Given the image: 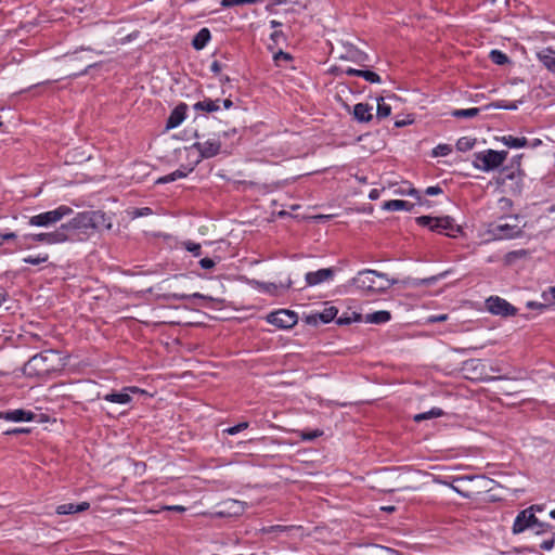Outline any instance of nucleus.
Instances as JSON below:
<instances>
[{"label":"nucleus","instance_id":"52","mask_svg":"<svg viewBox=\"0 0 555 555\" xmlns=\"http://www.w3.org/2000/svg\"><path fill=\"white\" fill-rule=\"evenodd\" d=\"M281 38H284V34L281 30H274L271 34V39L274 43H279Z\"/></svg>","mask_w":555,"mask_h":555},{"label":"nucleus","instance_id":"31","mask_svg":"<svg viewBox=\"0 0 555 555\" xmlns=\"http://www.w3.org/2000/svg\"><path fill=\"white\" fill-rule=\"evenodd\" d=\"M476 144L475 138L462 137L456 142V149L460 152L470 151Z\"/></svg>","mask_w":555,"mask_h":555},{"label":"nucleus","instance_id":"53","mask_svg":"<svg viewBox=\"0 0 555 555\" xmlns=\"http://www.w3.org/2000/svg\"><path fill=\"white\" fill-rule=\"evenodd\" d=\"M210 70L219 75L221 73V64L218 61H214L210 65Z\"/></svg>","mask_w":555,"mask_h":555},{"label":"nucleus","instance_id":"45","mask_svg":"<svg viewBox=\"0 0 555 555\" xmlns=\"http://www.w3.org/2000/svg\"><path fill=\"white\" fill-rule=\"evenodd\" d=\"M551 529V525L546 522H542L537 518V524H534V531L535 534H542Z\"/></svg>","mask_w":555,"mask_h":555},{"label":"nucleus","instance_id":"40","mask_svg":"<svg viewBox=\"0 0 555 555\" xmlns=\"http://www.w3.org/2000/svg\"><path fill=\"white\" fill-rule=\"evenodd\" d=\"M182 246L190 253H192L195 257L201 256L202 254V247L201 244L192 242V241H185L182 243Z\"/></svg>","mask_w":555,"mask_h":555},{"label":"nucleus","instance_id":"8","mask_svg":"<svg viewBox=\"0 0 555 555\" xmlns=\"http://www.w3.org/2000/svg\"><path fill=\"white\" fill-rule=\"evenodd\" d=\"M69 236L62 233L61 227L53 232H42L35 234H26L24 241L33 243H46L49 245L61 244L68 241Z\"/></svg>","mask_w":555,"mask_h":555},{"label":"nucleus","instance_id":"29","mask_svg":"<svg viewBox=\"0 0 555 555\" xmlns=\"http://www.w3.org/2000/svg\"><path fill=\"white\" fill-rule=\"evenodd\" d=\"M443 415V411L439 408H433L430 409L429 411L427 412H424V413H420V414H416L414 416V421L415 422H422L424 420H429V418H435V417H440Z\"/></svg>","mask_w":555,"mask_h":555},{"label":"nucleus","instance_id":"12","mask_svg":"<svg viewBox=\"0 0 555 555\" xmlns=\"http://www.w3.org/2000/svg\"><path fill=\"white\" fill-rule=\"evenodd\" d=\"M335 268H324L317 271L306 273L305 280L307 286H317L322 283L332 281L335 276Z\"/></svg>","mask_w":555,"mask_h":555},{"label":"nucleus","instance_id":"11","mask_svg":"<svg viewBox=\"0 0 555 555\" xmlns=\"http://www.w3.org/2000/svg\"><path fill=\"white\" fill-rule=\"evenodd\" d=\"M487 309L496 315L509 317L515 315L517 313V309L512 306L508 301L498 296L490 297L486 301Z\"/></svg>","mask_w":555,"mask_h":555},{"label":"nucleus","instance_id":"14","mask_svg":"<svg viewBox=\"0 0 555 555\" xmlns=\"http://www.w3.org/2000/svg\"><path fill=\"white\" fill-rule=\"evenodd\" d=\"M192 147L197 150L202 158H211L219 154L221 142L219 139H208L204 142H195Z\"/></svg>","mask_w":555,"mask_h":555},{"label":"nucleus","instance_id":"38","mask_svg":"<svg viewBox=\"0 0 555 555\" xmlns=\"http://www.w3.org/2000/svg\"><path fill=\"white\" fill-rule=\"evenodd\" d=\"M392 551L388 547L374 545L366 550L362 555H390Z\"/></svg>","mask_w":555,"mask_h":555},{"label":"nucleus","instance_id":"27","mask_svg":"<svg viewBox=\"0 0 555 555\" xmlns=\"http://www.w3.org/2000/svg\"><path fill=\"white\" fill-rule=\"evenodd\" d=\"M502 142L506 146L512 147V149L525 147V146H527L529 144L528 140L525 137L516 138V137H513V135H504L502 138Z\"/></svg>","mask_w":555,"mask_h":555},{"label":"nucleus","instance_id":"21","mask_svg":"<svg viewBox=\"0 0 555 555\" xmlns=\"http://www.w3.org/2000/svg\"><path fill=\"white\" fill-rule=\"evenodd\" d=\"M522 176V170L520 168L519 159L513 163L511 166L504 167L501 170V180L504 182L505 180H517L520 181Z\"/></svg>","mask_w":555,"mask_h":555},{"label":"nucleus","instance_id":"10","mask_svg":"<svg viewBox=\"0 0 555 555\" xmlns=\"http://www.w3.org/2000/svg\"><path fill=\"white\" fill-rule=\"evenodd\" d=\"M534 524H537L534 507H528L516 516L513 525V532L517 534L527 529H534Z\"/></svg>","mask_w":555,"mask_h":555},{"label":"nucleus","instance_id":"47","mask_svg":"<svg viewBox=\"0 0 555 555\" xmlns=\"http://www.w3.org/2000/svg\"><path fill=\"white\" fill-rule=\"evenodd\" d=\"M554 544H555V533H553L552 538L548 539V540H544L540 547L544 551H550L554 547Z\"/></svg>","mask_w":555,"mask_h":555},{"label":"nucleus","instance_id":"46","mask_svg":"<svg viewBox=\"0 0 555 555\" xmlns=\"http://www.w3.org/2000/svg\"><path fill=\"white\" fill-rule=\"evenodd\" d=\"M172 298L181 300V299H188V298H206L204 295L199 293H194L192 295H185V294H172Z\"/></svg>","mask_w":555,"mask_h":555},{"label":"nucleus","instance_id":"48","mask_svg":"<svg viewBox=\"0 0 555 555\" xmlns=\"http://www.w3.org/2000/svg\"><path fill=\"white\" fill-rule=\"evenodd\" d=\"M199 266L205 270H210L216 266V262L210 258H203L199 261Z\"/></svg>","mask_w":555,"mask_h":555},{"label":"nucleus","instance_id":"15","mask_svg":"<svg viewBox=\"0 0 555 555\" xmlns=\"http://www.w3.org/2000/svg\"><path fill=\"white\" fill-rule=\"evenodd\" d=\"M141 390L138 387H125L120 392H111L103 396V399L108 402L118 404H128L131 402V393H138Z\"/></svg>","mask_w":555,"mask_h":555},{"label":"nucleus","instance_id":"6","mask_svg":"<svg viewBox=\"0 0 555 555\" xmlns=\"http://www.w3.org/2000/svg\"><path fill=\"white\" fill-rule=\"evenodd\" d=\"M73 212V209L68 206L61 205L57 208L49 211H44L35 216H31L29 218L28 223L34 227H42L47 228L50 227L60 220H62L64 217L69 216Z\"/></svg>","mask_w":555,"mask_h":555},{"label":"nucleus","instance_id":"16","mask_svg":"<svg viewBox=\"0 0 555 555\" xmlns=\"http://www.w3.org/2000/svg\"><path fill=\"white\" fill-rule=\"evenodd\" d=\"M188 105L185 103H180L177 105L170 113L167 121L166 128L173 129L182 124V121L186 117Z\"/></svg>","mask_w":555,"mask_h":555},{"label":"nucleus","instance_id":"36","mask_svg":"<svg viewBox=\"0 0 555 555\" xmlns=\"http://www.w3.org/2000/svg\"><path fill=\"white\" fill-rule=\"evenodd\" d=\"M48 260H49L48 254H39L38 256H27L23 259V261L25 263H29V264H34V266L47 262Z\"/></svg>","mask_w":555,"mask_h":555},{"label":"nucleus","instance_id":"22","mask_svg":"<svg viewBox=\"0 0 555 555\" xmlns=\"http://www.w3.org/2000/svg\"><path fill=\"white\" fill-rule=\"evenodd\" d=\"M90 508V503L81 502L79 504L66 503L56 507V514L59 515H70L75 513L85 512Z\"/></svg>","mask_w":555,"mask_h":555},{"label":"nucleus","instance_id":"32","mask_svg":"<svg viewBox=\"0 0 555 555\" xmlns=\"http://www.w3.org/2000/svg\"><path fill=\"white\" fill-rule=\"evenodd\" d=\"M519 103H521V101L508 102L505 100H499L490 103L488 107L514 111L518 108Z\"/></svg>","mask_w":555,"mask_h":555},{"label":"nucleus","instance_id":"20","mask_svg":"<svg viewBox=\"0 0 555 555\" xmlns=\"http://www.w3.org/2000/svg\"><path fill=\"white\" fill-rule=\"evenodd\" d=\"M35 418V413L17 409L13 411L3 412V420L10 422H30Z\"/></svg>","mask_w":555,"mask_h":555},{"label":"nucleus","instance_id":"28","mask_svg":"<svg viewBox=\"0 0 555 555\" xmlns=\"http://www.w3.org/2000/svg\"><path fill=\"white\" fill-rule=\"evenodd\" d=\"M480 112L479 107H472L465 109H454L451 115L455 118H474Z\"/></svg>","mask_w":555,"mask_h":555},{"label":"nucleus","instance_id":"26","mask_svg":"<svg viewBox=\"0 0 555 555\" xmlns=\"http://www.w3.org/2000/svg\"><path fill=\"white\" fill-rule=\"evenodd\" d=\"M412 208L413 204L402 199H391L383 204V209L389 211L411 210Z\"/></svg>","mask_w":555,"mask_h":555},{"label":"nucleus","instance_id":"50","mask_svg":"<svg viewBox=\"0 0 555 555\" xmlns=\"http://www.w3.org/2000/svg\"><path fill=\"white\" fill-rule=\"evenodd\" d=\"M162 509L183 513L185 511V507L182 505H166V506H163Z\"/></svg>","mask_w":555,"mask_h":555},{"label":"nucleus","instance_id":"1","mask_svg":"<svg viewBox=\"0 0 555 555\" xmlns=\"http://www.w3.org/2000/svg\"><path fill=\"white\" fill-rule=\"evenodd\" d=\"M350 283L362 294L374 295L386 292L396 281L389 280L385 273L364 269L359 271Z\"/></svg>","mask_w":555,"mask_h":555},{"label":"nucleus","instance_id":"33","mask_svg":"<svg viewBox=\"0 0 555 555\" xmlns=\"http://www.w3.org/2000/svg\"><path fill=\"white\" fill-rule=\"evenodd\" d=\"M188 176V172L183 171V170H176L169 175H166L164 177H160L156 183H169V182H173L178 179H182V178H185Z\"/></svg>","mask_w":555,"mask_h":555},{"label":"nucleus","instance_id":"35","mask_svg":"<svg viewBox=\"0 0 555 555\" xmlns=\"http://www.w3.org/2000/svg\"><path fill=\"white\" fill-rule=\"evenodd\" d=\"M490 59L494 64L498 65H504L508 62L507 55L499 50H492L490 52Z\"/></svg>","mask_w":555,"mask_h":555},{"label":"nucleus","instance_id":"55","mask_svg":"<svg viewBox=\"0 0 555 555\" xmlns=\"http://www.w3.org/2000/svg\"><path fill=\"white\" fill-rule=\"evenodd\" d=\"M221 4L224 8H230V7L242 4V3L238 2V0H222Z\"/></svg>","mask_w":555,"mask_h":555},{"label":"nucleus","instance_id":"37","mask_svg":"<svg viewBox=\"0 0 555 555\" xmlns=\"http://www.w3.org/2000/svg\"><path fill=\"white\" fill-rule=\"evenodd\" d=\"M337 314V309L335 307H330L324 309L320 314L319 318L323 323L331 322Z\"/></svg>","mask_w":555,"mask_h":555},{"label":"nucleus","instance_id":"23","mask_svg":"<svg viewBox=\"0 0 555 555\" xmlns=\"http://www.w3.org/2000/svg\"><path fill=\"white\" fill-rule=\"evenodd\" d=\"M539 61L551 72H555V50L545 48L538 53Z\"/></svg>","mask_w":555,"mask_h":555},{"label":"nucleus","instance_id":"39","mask_svg":"<svg viewBox=\"0 0 555 555\" xmlns=\"http://www.w3.org/2000/svg\"><path fill=\"white\" fill-rule=\"evenodd\" d=\"M360 77H362L364 80L371 83H379L382 81L378 74L369 69H361Z\"/></svg>","mask_w":555,"mask_h":555},{"label":"nucleus","instance_id":"18","mask_svg":"<svg viewBox=\"0 0 555 555\" xmlns=\"http://www.w3.org/2000/svg\"><path fill=\"white\" fill-rule=\"evenodd\" d=\"M256 284H257V287L259 291H261L263 293H268L273 296H278V295L282 294V292L288 289L292 286L293 282L291 279H288V281L285 284L264 283V282H257Z\"/></svg>","mask_w":555,"mask_h":555},{"label":"nucleus","instance_id":"64","mask_svg":"<svg viewBox=\"0 0 555 555\" xmlns=\"http://www.w3.org/2000/svg\"><path fill=\"white\" fill-rule=\"evenodd\" d=\"M236 133V130L235 129H232L230 131H223L222 132V135L223 137H229V135H232V134H235Z\"/></svg>","mask_w":555,"mask_h":555},{"label":"nucleus","instance_id":"62","mask_svg":"<svg viewBox=\"0 0 555 555\" xmlns=\"http://www.w3.org/2000/svg\"><path fill=\"white\" fill-rule=\"evenodd\" d=\"M281 25H282V24H281L279 21H275V20H272V21L270 22V26H271V28H274V29H275V28H278V27H280Z\"/></svg>","mask_w":555,"mask_h":555},{"label":"nucleus","instance_id":"30","mask_svg":"<svg viewBox=\"0 0 555 555\" xmlns=\"http://www.w3.org/2000/svg\"><path fill=\"white\" fill-rule=\"evenodd\" d=\"M297 436L305 441L314 440L321 436H323L322 429H313V430H296Z\"/></svg>","mask_w":555,"mask_h":555},{"label":"nucleus","instance_id":"59","mask_svg":"<svg viewBox=\"0 0 555 555\" xmlns=\"http://www.w3.org/2000/svg\"><path fill=\"white\" fill-rule=\"evenodd\" d=\"M408 194L410 196H413V197L417 198V199H421L420 192L416 189H410L408 191Z\"/></svg>","mask_w":555,"mask_h":555},{"label":"nucleus","instance_id":"63","mask_svg":"<svg viewBox=\"0 0 555 555\" xmlns=\"http://www.w3.org/2000/svg\"><path fill=\"white\" fill-rule=\"evenodd\" d=\"M542 141L540 139H534L529 145L531 147H537L539 145H541Z\"/></svg>","mask_w":555,"mask_h":555},{"label":"nucleus","instance_id":"51","mask_svg":"<svg viewBox=\"0 0 555 555\" xmlns=\"http://www.w3.org/2000/svg\"><path fill=\"white\" fill-rule=\"evenodd\" d=\"M16 234L14 232L0 233V238L4 241H14L16 240Z\"/></svg>","mask_w":555,"mask_h":555},{"label":"nucleus","instance_id":"2","mask_svg":"<svg viewBox=\"0 0 555 555\" xmlns=\"http://www.w3.org/2000/svg\"><path fill=\"white\" fill-rule=\"evenodd\" d=\"M61 358L57 352L47 350L31 357L24 365L28 376L47 377L59 371Z\"/></svg>","mask_w":555,"mask_h":555},{"label":"nucleus","instance_id":"61","mask_svg":"<svg viewBox=\"0 0 555 555\" xmlns=\"http://www.w3.org/2000/svg\"><path fill=\"white\" fill-rule=\"evenodd\" d=\"M369 197H370V199H373V201H374V199H377V198H378V191H377V190H375V189H374V190H372V191L370 192V194H369Z\"/></svg>","mask_w":555,"mask_h":555},{"label":"nucleus","instance_id":"5","mask_svg":"<svg viewBox=\"0 0 555 555\" xmlns=\"http://www.w3.org/2000/svg\"><path fill=\"white\" fill-rule=\"evenodd\" d=\"M490 231L498 240H511L521 235L522 227L517 216H511L493 223Z\"/></svg>","mask_w":555,"mask_h":555},{"label":"nucleus","instance_id":"17","mask_svg":"<svg viewBox=\"0 0 555 555\" xmlns=\"http://www.w3.org/2000/svg\"><path fill=\"white\" fill-rule=\"evenodd\" d=\"M391 314L389 311L380 310L373 313H367L363 318L365 323L383 324L390 321ZM354 321H362L361 314L354 313Z\"/></svg>","mask_w":555,"mask_h":555},{"label":"nucleus","instance_id":"34","mask_svg":"<svg viewBox=\"0 0 555 555\" xmlns=\"http://www.w3.org/2000/svg\"><path fill=\"white\" fill-rule=\"evenodd\" d=\"M391 114V106L386 104L383 99L378 100L376 117L377 119H384Z\"/></svg>","mask_w":555,"mask_h":555},{"label":"nucleus","instance_id":"25","mask_svg":"<svg viewBox=\"0 0 555 555\" xmlns=\"http://www.w3.org/2000/svg\"><path fill=\"white\" fill-rule=\"evenodd\" d=\"M219 100H211L209 98L204 99L203 101H198L193 105L195 111H203L207 113L217 112L219 106Z\"/></svg>","mask_w":555,"mask_h":555},{"label":"nucleus","instance_id":"56","mask_svg":"<svg viewBox=\"0 0 555 555\" xmlns=\"http://www.w3.org/2000/svg\"><path fill=\"white\" fill-rule=\"evenodd\" d=\"M346 74H347L348 76H356V77H360L361 69H356V68H351V67H349V68H347V69H346Z\"/></svg>","mask_w":555,"mask_h":555},{"label":"nucleus","instance_id":"57","mask_svg":"<svg viewBox=\"0 0 555 555\" xmlns=\"http://www.w3.org/2000/svg\"><path fill=\"white\" fill-rule=\"evenodd\" d=\"M22 433H29V430L28 429H24V428H15V429H12V430H8L4 434L5 435H15V434H22Z\"/></svg>","mask_w":555,"mask_h":555},{"label":"nucleus","instance_id":"41","mask_svg":"<svg viewBox=\"0 0 555 555\" xmlns=\"http://www.w3.org/2000/svg\"><path fill=\"white\" fill-rule=\"evenodd\" d=\"M452 152V147L449 144H439L433 150L434 156H447Z\"/></svg>","mask_w":555,"mask_h":555},{"label":"nucleus","instance_id":"19","mask_svg":"<svg viewBox=\"0 0 555 555\" xmlns=\"http://www.w3.org/2000/svg\"><path fill=\"white\" fill-rule=\"evenodd\" d=\"M373 107L367 103H358L353 106V118L359 122H369L373 118Z\"/></svg>","mask_w":555,"mask_h":555},{"label":"nucleus","instance_id":"13","mask_svg":"<svg viewBox=\"0 0 555 555\" xmlns=\"http://www.w3.org/2000/svg\"><path fill=\"white\" fill-rule=\"evenodd\" d=\"M474 480L485 481L486 477L481 476V475H477V476H460V477H454L452 482H450V483L447 482V481H441V482L443 485L449 486L452 490L457 492L463 498L469 499V498H472L474 492L473 491H465L463 489V485L467 483V482H472Z\"/></svg>","mask_w":555,"mask_h":555},{"label":"nucleus","instance_id":"42","mask_svg":"<svg viewBox=\"0 0 555 555\" xmlns=\"http://www.w3.org/2000/svg\"><path fill=\"white\" fill-rule=\"evenodd\" d=\"M292 55L289 53H286L282 50L278 51L276 53H274L273 55V60H274V63L278 65V66H281L282 62H289L292 61Z\"/></svg>","mask_w":555,"mask_h":555},{"label":"nucleus","instance_id":"4","mask_svg":"<svg viewBox=\"0 0 555 555\" xmlns=\"http://www.w3.org/2000/svg\"><path fill=\"white\" fill-rule=\"evenodd\" d=\"M506 151L486 150L474 155L473 165L482 171H491L499 168L507 158Z\"/></svg>","mask_w":555,"mask_h":555},{"label":"nucleus","instance_id":"60","mask_svg":"<svg viewBox=\"0 0 555 555\" xmlns=\"http://www.w3.org/2000/svg\"><path fill=\"white\" fill-rule=\"evenodd\" d=\"M222 104H223V107L227 108V109H229V108H231L233 106V102L230 99L223 100Z\"/></svg>","mask_w":555,"mask_h":555},{"label":"nucleus","instance_id":"49","mask_svg":"<svg viewBox=\"0 0 555 555\" xmlns=\"http://www.w3.org/2000/svg\"><path fill=\"white\" fill-rule=\"evenodd\" d=\"M440 193H442V189L440 186H438V185L428 186L425 190V194L430 195V196L438 195Z\"/></svg>","mask_w":555,"mask_h":555},{"label":"nucleus","instance_id":"43","mask_svg":"<svg viewBox=\"0 0 555 555\" xmlns=\"http://www.w3.org/2000/svg\"><path fill=\"white\" fill-rule=\"evenodd\" d=\"M129 214L134 219L139 217L150 216L153 214V210L150 207L132 208V210Z\"/></svg>","mask_w":555,"mask_h":555},{"label":"nucleus","instance_id":"54","mask_svg":"<svg viewBox=\"0 0 555 555\" xmlns=\"http://www.w3.org/2000/svg\"><path fill=\"white\" fill-rule=\"evenodd\" d=\"M448 319L447 314L433 315L429 318V322H443Z\"/></svg>","mask_w":555,"mask_h":555},{"label":"nucleus","instance_id":"3","mask_svg":"<svg viewBox=\"0 0 555 555\" xmlns=\"http://www.w3.org/2000/svg\"><path fill=\"white\" fill-rule=\"evenodd\" d=\"M96 227V214L93 211L79 212L67 223L61 225L62 233L68 237V241H81L83 236L89 235Z\"/></svg>","mask_w":555,"mask_h":555},{"label":"nucleus","instance_id":"7","mask_svg":"<svg viewBox=\"0 0 555 555\" xmlns=\"http://www.w3.org/2000/svg\"><path fill=\"white\" fill-rule=\"evenodd\" d=\"M416 222L422 227H428L434 232L444 233L447 235H452L451 232L454 230L460 231L450 217L434 218L421 216L416 218Z\"/></svg>","mask_w":555,"mask_h":555},{"label":"nucleus","instance_id":"9","mask_svg":"<svg viewBox=\"0 0 555 555\" xmlns=\"http://www.w3.org/2000/svg\"><path fill=\"white\" fill-rule=\"evenodd\" d=\"M267 320L280 328H291L297 323L298 318L294 311L279 310L270 313Z\"/></svg>","mask_w":555,"mask_h":555},{"label":"nucleus","instance_id":"24","mask_svg":"<svg viewBox=\"0 0 555 555\" xmlns=\"http://www.w3.org/2000/svg\"><path fill=\"white\" fill-rule=\"evenodd\" d=\"M211 36L208 28H202L193 38L192 46L195 50L204 49L209 42Z\"/></svg>","mask_w":555,"mask_h":555},{"label":"nucleus","instance_id":"44","mask_svg":"<svg viewBox=\"0 0 555 555\" xmlns=\"http://www.w3.org/2000/svg\"><path fill=\"white\" fill-rule=\"evenodd\" d=\"M248 428V423L247 422H242L235 426H232V427H229L227 429H224L223 431L228 435H236L237 433L244 430Z\"/></svg>","mask_w":555,"mask_h":555},{"label":"nucleus","instance_id":"58","mask_svg":"<svg viewBox=\"0 0 555 555\" xmlns=\"http://www.w3.org/2000/svg\"><path fill=\"white\" fill-rule=\"evenodd\" d=\"M436 281H437V276H431V278L421 280L420 284L430 285Z\"/></svg>","mask_w":555,"mask_h":555}]
</instances>
